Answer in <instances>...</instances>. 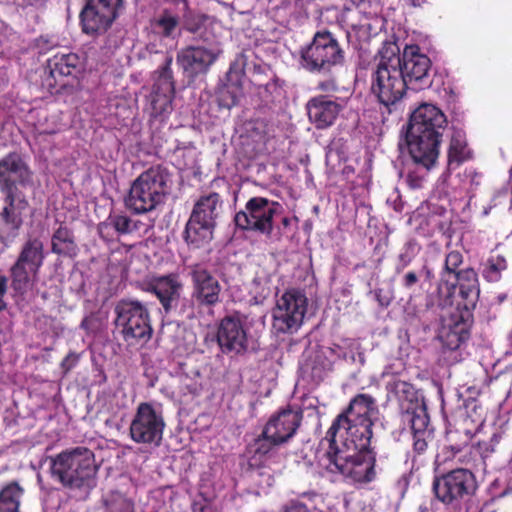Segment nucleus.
Segmentation results:
<instances>
[{
    "mask_svg": "<svg viewBox=\"0 0 512 512\" xmlns=\"http://www.w3.org/2000/svg\"><path fill=\"white\" fill-rule=\"evenodd\" d=\"M376 419L343 422L341 429L347 434L345 441L329 438L328 431L320 445L327 443L319 456V465L327 473L341 475L351 484L366 485L376 480V451L371 447Z\"/></svg>",
    "mask_w": 512,
    "mask_h": 512,
    "instance_id": "obj_1",
    "label": "nucleus"
},
{
    "mask_svg": "<svg viewBox=\"0 0 512 512\" xmlns=\"http://www.w3.org/2000/svg\"><path fill=\"white\" fill-rule=\"evenodd\" d=\"M33 188V173L18 153L0 159V191L4 195L0 217L14 229L23 223V214L29 208L26 192Z\"/></svg>",
    "mask_w": 512,
    "mask_h": 512,
    "instance_id": "obj_2",
    "label": "nucleus"
},
{
    "mask_svg": "<svg viewBox=\"0 0 512 512\" xmlns=\"http://www.w3.org/2000/svg\"><path fill=\"white\" fill-rule=\"evenodd\" d=\"M443 291L446 292L444 306L449 304V308L442 315L438 338L445 348L454 351L470 338L480 290H438L441 296Z\"/></svg>",
    "mask_w": 512,
    "mask_h": 512,
    "instance_id": "obj_3",
    "label": "nucleus"
},
{
    "mask_svg": "<svg viewBox=\"0 0 512 512\" xmlns=\"http://www.w3.org/2000/svg\"><path fill=\"white\" fill-rule=\"evenodd\" d=\"M97 472L95 455L84 446L66 449L50 457L51 477L68 490L91 491L96 486Z\"/></svg>",
    "mask_w": 512,
    "mask_h": 512,
    "instance_id": "obj_4",
    "label": "nucleus"
},
{
    "mask_svg": "<svg viewBox=\"0 0 512 512\" xmlns=\"http://www.w3.org/2000/svg\"><path fill=\"white\" fill-rule=\"evenodd\" d=\"M399 47L395 42H384L378 52L379 61L371 78V91L386 107L398 103L409 88L406 84L398 59Z\"/></svg>",
    "mask_w": 512,
    "mask_h": 512,
    "instance_id": "obj_5",
    "label": "nucleus"
},
{
    "mask_svg": "<svg viewBox=\"0 0 512 512\" xmlns=\"http://www.w3.org/2000/svg\"><path fill=\"white\" fill-rule=\"evenodd\" d=\"M171 174L162 166L151 167L141 173L130 187L126 207L136 214L153 211L169 194Z\"/></svg>",
    "mask_w": 512,
    "mask_h": 512,
    "instance_id": "obj_6",
    "label": "nucleus"
},
{
    "mask_svg": "<svg viewBox=\"0 0 512 512\" xmlns=\"http://www.w3.org/2000/svg\"><path fill=\"white\" fill-rule=\"evenodd\" d=\"M435 498L452 511L461 510L478 491L475 474L466 468H455L439 476L432 483Z\"/></svg>",
    "mask_w": 512,
    "mask_h": 512,
    "instance_id": "obj_7",
    "label": "nucleus"
},
{
    "mask_svg": "<svg viewBox=\"0 0 512 512\" xmlns=\"http://www.w3.org/2000/svg\"><path fill=\"white\" fill-rule=\"evenodd\" d=\"M115 327L128 346L144 345L153 333L147 308L138 301L121 300L114 309Z\"/></svg>",
    "mask_w": 512,
    "mask_h": 512,
    "instance_id": "obj_8",
    "label": "nucleus"
},
{
    "mask_svg": "<svg viewBox=\"0 0 512 512\" xmlns=\"http://www.w3.org/2000/svg\"><path fill=\"white\" fill-rule=\"evenodd\" d=\"M222 203L218 193L201 196L195 203L184 232L185 240L196 247L208 243L213 237L216 219Z\"/></svg>",
    "mask_w": 512,
    "mask_h": 512,
    "instance_id": "obj_9",
    "label": "nucleus"
},
{
    "mask_svg": "<svg viewBox=\"0 0 512 512\" xmlns=\"http://www.w3.org/2000/svg\"><path fill=\"white\" fill-rule=\"evenodd\" d=\"M344 62V52L329 31L317 32L301 52V65L310 72L329 73Z\"/></svg>",
    "mask_w": 512,
    "mask_h": 512,
    "instance_id": "obj_10",
    "label": "nucleus"
},
{
    "mask_svg": "<svg viewBox=\"0 0 512 512\" xmlns=\"http://www.w3.org/2000/svg\"><path fill=\"white\" fill-rule=\"evenodd\" d=\"M165 426L162 412L157 411L151 403L142 402L131 421L130 437L135 443L157 447L161 444Z\"/></svg>",
    "mask_w": 512,
    "mask_h": 512,
    "instance_id": "obj_11",
    "label": "nucleus"
},
{
    "mask_svg": "<svg viewBox=\"0 0 512 512\" xmlns=\"http://www.w3.org/2000/svg\"><path fill=\"white\" fill-rule=\"evenodd\" d=\"M280 208L278 202L264 197H252L247 201L245 209L236 213L234 221L242 230L270 235L273 231V218Z\"/></svg>",
    "mask_w": 512,
    "mask_h": 512,
    "instance_id": "obj_12",
    "label": "nucleus"
},
{
    "mask_svg": "<svg viewBox=\"0 0 512 512\" xmlns=\"http://www.w3.org/2000/svg\"><path fill=\"white\" fill-rule=\"evenodd\" d=\"M304 290H285L273 311V327L280 333L297 330L307 312L308 299Z\"/></svg>",
    "mask_w": 512,
    "mask_h": 512,
    "instance_id": "obj_13",
    "label": "nucleus"
},
{
    "mask_svg": "<svg viewBox=\"0 0 512 512\" xmlns=\"http://www.w3.org/2000/svg\"><path fill=\"white\" fill-rule=\"evenodd\" d=\"M216 341L220 351L229 356H239L248 349L245 318L239 313L224 316L217 325Z\"/></svg>",
    "mask_w": 512,
    "mask_h": 512,
    "instance_id": "obj_14",
    "label": "nucleus"
},
{
    "mask_svg": "<svg viewBox=\"0 0 512 512\" xmlns=\"http://www.w3.org/2000/svg\"><path fill=\"white\" fill-rule=\"evenodd\" d=\"M398 59L401 74L410 89L419 90L430 85L431 60L418 46H405L401 55L398 52Z\"/></svg>",
    "mask_w": 512,
    "mask_h": 512,
    "instance_id": "obj_15",
    "label": "nucleus"
},
{
    "mask_svg": "<svg viewBox=\"0 0 512 512\" xmlns=\"http://www.w3.org/2000/svg\"><path fill=\"white\" fill-rule=\"evenodd\" d=\"M378 412L376 399L369 394L359 393L350 400L348 406L333 420L328 429V437H336L343 422L377 419Z\"/></svg>",
    "mask_w": 512,
    "mask_h": 512,
    "instance_id": "obj_16",
    "label": "nucleus"
},
{
    "mask_svg": "<svg viewBox=\"0 0 512 512\" xmlns=\"http://www.w3.org/2000/svg\"><path fill=\"white\" fill-rule=\"evenodd\" d=\"M446 123V117L438 107L424 103L412 113L407 132L417 135L433 133L434 137L441 138Z\"/></svg>",
    "mask_w": 512,
    "mask_h": 512,
    "instance_id": "obj_17",
    "label": "nucleus"
},
{
    "mask_svg": "<svg viewBox=\"0 0 512 512\" xmlns=\"http://www.w3.org/2000/svg\"><path fill=\"white\" fill-rule=\"evenodd\" d=\"M303 415L301 411L288 407L273 414L263 427L265 435L268 434L281 445L294 437L301 425Z\"/></svg>",
    "mask_w": 512,
    "mask_h": 512,
    "instance_id": "obj_18",
    "label": "nucleus"
},
{
    "mask_svg": "<svg viewBox=\"0 0 512 512\" xmlns=\"http://www.w3.org/2000/svg\"><path fill=\"white\" fill-rule=\"evenodd\" d=\"M434 134H412L407 132L406 142L414 164L433 167L439 155L440 138Z\"/></svg>",
    "mask_w": 512,
    "mask_h": 512,
    "instance_id": "obj_19",
    "label": "nucleus"
},
{
    "mask_svg": "<svg viewBox=\"0 0 512 512\" xmlns=\"http://www.w3.org/2000/svg\"><path fill=\"white\" fill-rule=\"evenodd\" d=\"M306 108L311 123L317 129H325L335 122L343 106L336 100L320 95L310 99Z\"/></svg>",
    "mask_w": 512,
    "mask_h": 512,
    "instance_id": "obj_20",
    "label": "nucleus"
},
{
    "mask_svg": "<svg viewBox=\"0 0 512 512\" xmlns=\"http://www.w3.org/2000/svg\"><path fill=\"white\" fill-rule=\"evenodd\" d=\"M219 51L204 47H187L177 55V62L189 75L204 73L214 63Z\"/></svg>",
    "mask_w": 512,
    "mask_h": 512,
    "instance_id": "obj_21",
    "label": "nucleus"
},
{
    "mask_svg": "<svg viewBox=\"0 0 512 512\" xmlns=\"http://www.w3.org/2000/svg\"><path fill=\"white\" fill-rule=\"evenodd\" d=\"M280 445L262 430L245 448L248 466L252 469L265 467L269 460L277 456V447Z\"/></svg>",
    "mask_w": 512,
    "mask_h": 512,
    "instance_id": "obj_22",
    "label": "nucleus"
},
{
    "mask_svg": "<svg viewBox=\"0 0 512 512\" xmlns=\"http://www.w3.org/2000/svg\"><path fill=\"white\" fill-rule=\"evenodd\" d=\"M80 18L83 32L91 35L106 32L116 20V17L101 10L89 0L81 11Z\"/></svg>",
    "mask_w": 512,
    "mask_h": 512,
    "instance_id": "obj_23",
    "label": "nucleus"
},
{
    "mask_svg": "<svg viewBox=\"0 0 512 512\" xmlns=\"http://www.w3.org/2000/svg\"><path fill=\"white\" fill-rule=\"evenodd\" d=\"M78 251L73 230L66 224H60L51 236V252L61 257L74 258Z\"/></svg>",
    "mask_w": 512,
    "mask_h": 512,
    "instance_id": "obj_24",
    "label": "nucleus"
},
{
    "mask_svg": "<svg viewBox=\"0 0 512 512\" xmlns=\"http://www.w3.org/2000/svg\"><path fill=\"white\" fill-rule=\"evenodd\" d=\"M45 259L44 244L38 237H29L22 245L16 261L27 265L32 271H39Z\"/></svg>",
    "mask_w": 512,
    "mask_h": 512,
    "instance_id": "obj_25",
    "label": "nucleus"
},
{
    "mask_svg": "<svg viewBox=\"0 0 512 512\" xmlns=\"http://www.w3.org/2000/svg\"><path fill=\"white\" fill-rule=\"evenodd\" d=\"M80 58L74 53H58L48 60L47 67L55 80L74 75L80 67Z\"/></svg>",
    "mask_w": 512,
    "mask_h": 512,
    "instance_id": "obj_26",
    "label": "nucleus"
},
{
    "mask_svg": "<svg viewBox=\"0 0 512 512\" xmlns=\"http://www.w3.org/2000/svg\"><path fill=\"white\" fill-rule=\"evenodd\" d=\"M429 419L426 413L423 416L414 415L412 418L413 451L416 455L425 454L428 449V438H432L431 433L426 430Z\"/></svg>",
    "mask_w": 512,
    "mask_h": 512,
    "instance_id": "obj_27",
    "label": "nucleus"
},
{
    "mask_svg": "<svg viewBox=\"0 0 512 512\" xmlns=\"http://www.w3.org/2000/svg\"><path fill=\"white\" fill-rule=\"evenodd\" d=\"M156 33H160L165 39H174L179 26V17L165 9L159 15L149 21Z\"/></svg>",
    "mask_w": 512,
    "mask_h": 512,
    "instance_id": "obj_28",
    "label": "nucleus"
},
{
    "mask_svg": "<svg viewBox=\"0 0 512 512\" xmlns=\"http://www.w3.org/2000/svg\"><path fill=\"white\" fill-rule=\"evenodd\" d=\"M24 490L17 482H10L0 491V512H19Z\"/></svg>",
    "mask_w": 512,
    "mask_h": 512,
    "instance_id": "obj_29",
    "label": "nucleus"
},
{
    "mask_svg": "<svg viewBox=\"0 0 512 512\" xmlns=\"http://www.w3.org/2000/svg\"><path fill=\"white\" fill-rule=\"evenodd\" d=\"M442 279L448 288H474L478 283L477 273L472 268L447 272Z\"/></svg>",
    "mask_w": 512,
    "mask_h": 512,
    "instance_id": "obj_30",
    "label": "nucleus"
},
{
    "mask_svg": "<svg viewBox=\"0 0 512 512\" xmlns=\"http://www.w3.org/2000/svg\"><path fill=\"white\" fill-rule=\"evenodd\" d=\"M470 157V151L467 149L465 135L462 131H454L448 150L449 165H460Z\"/></svg>",
    "mask_w": 512,
    "mask_h": 512,
    "instance_id": "obj_31",
    "label": "nucleus"
},
{
    "mask_svg": "<svg viewBox=\"0 0 512 512\" xmlns=\"http://www.w3.org/2000/svg\"><path fill=\"white\" fill-rule=\"evenodd\" d=\"M139 224V221H133L128 216L114 215L110 216L105 223L99 225V232L103 234L105 229L112 227L118 234H130L138 230Z\"/></svg>",
    "mask_w": 512,
    "mask_h": 512,
    "instance_id": "obj_32",
    "label": "nucleus"
},
{
    "mask_svg": "<svg viewBox=\"0 0 512 512\" xmlns=\"http://www.w3.org/2000/svg\"><path fill=\"white\" fill-rule=\"evenodd\" d=\"M38 271H32L27 265L18 261L11 267L13 288H25L34 285Z\"/></svg>",
    "mask_w": 512,
    "mask_h": 512,
    "instance_id": "obj_33",
    "label": "nucleus"
},
{
    "mask_svg": "<svg viewBox=\"0 0 512 512\" xmlns=\"http://www.w3.org/2000/svg\"><path fill=\"white\" fill-rule=\"evenodd\" d=\"M506 269L507 262L503 256H491L485 263L482 275L489 283H496L501 279L502 272Z\"/></svg>",
    "mask_w": 512,
    "mask_h": 512,
    "instance_id": "obj_34",
    "label": "nucleus"
},
{
    "mask_svg": "<svg viewBox=\"0 0 512 512\" xmlns=\"http://www.w3.org/2000/svg\"><path fill=\"white\" fill-rule=\"evenodd\" d=\"M243 96L242 88L239 84H229L218 91V103L221 107L230 109L236 106Z\"/></svg>",
    "mask_w": 512,
    "mask_h": 512,
    "instance_id": "obj_35",
    "label": "nucleus"
},
{
    "mask_svg": "<svg viewBox=\"0 0 512 512\" xmlns=\"http://www.w3.org/2000/svg\"><path fill=\"white\" fill-rule=\"evenodd\" d=\"M193 282L197 288H218L217 280L203 266L197 265L191 272Z\"/></svg>",
    "mask_w": 512,
    "mask_h": 512,
    "instance_id": "obj_36",
    "label": "nucleus"
},
{
    "mask_svg": "<svg viewBox=\"0 0 512 512\" xmlns=\"http://www.w3.org/2000/svg\"><path fill=\"white\" fill-rule=\"evenodd\" d=\"M432 167H424V165L414 164L407 173L406 182L412 189L421 188L425 182L428 172Z\"/></svg>",
    "mask_w": 512,
    "mask_h": 512,
    "instance_id": "obj_37",
    "label": "nucleus"
},
{
    "mask_svg": "<svg viewBox=\"0 0 512 512\" xmlns=\"http://www.w3.org/2000/svg\"><path fill=\"white\" fill-rule=\"evenodd\" d=\"M145 33H146V49L150 53L161 52L165 47V44H164L165 38L160 33H156V30L153 29L150 24L146 27Z\"/></svg>",
    "mask_w": 512,
    "mask_h": 512,
    "instance_id": "obj_38",
    "label": "nucleus"
},
{
    "mask_svg": "<svg viewBox=\"0 0 512 512\" xmlns=\"http://www.w3.org/2000/svg\"><path fill=\"white\" fill-rule=\"evenodd\" d=\"M152 288H179L182 283L178 280L176 274H169L163 276H154L150 282Z\"/></svg>",
    "mask_w": 512,
    "mask_h": 512,
    "instance_id": "obj_39",
    "label": "nucleus"
},
{
    "mask_svg": "<svg viewBox=\"0 0 512 512\" xmlns=\"http://www.w3.org/2000/svg\"><path fill=\"white\" fill-rule=\"evenodd\" d=\"M193 298L199 306L210 307L219 301V293L215 290H195Z\"/></svg>",
    "mask_w": 512,
    "mask_h": 512,
    "instance_id": "obj_40",
    "label": "nucleus"
},
{
    "mask_svg": "<svg viewBox=\"0 0 512 512\" xmlns=\"http://www.w3.org/2000/svg\"><path fill=\"white\" fill-rule=\"evenodd\" d=\"M393 391L395 394L400 397L404 398L406 400L412 401L415 396V388L412 384L406 382L397 380L393 382Z\"/></svg>",
    "mask_w": 512,
    "mask_h": 512,
    "instance_id": "obj_41",
    "label": "nucleus"
},
{
    "mask_svg": "<svg viewBox=\"0 0 512 512\" xmlns=\"http://www.w3.org/2000/svg\"><path fill=\"white\" fill-rule=\"evenodd\" d=\"M157 295L165 311L168 312L172 303L176 302L179 298L178 290H152Z\"/></svg>",
    "mask_w": 512,
    "mask_h": 512,
    "instance_id": "obj_42",
    "label": "nucleus"
},
{
    "mask_svg": "<svg viewBox=\"0 0 512 512\" xmlns=\"http://www.w3.org/2000/svg\"><path fill=\"white\" fill-rule=\"evenodd\" d=\"M208 17L205 15L187 16L185 18V28L191 33H200L201 29L206 26Z\"/></svg>",
    "mask_w": 512,
    "mask_h": 512,
    "instance_id": "obj_43",
    "label": "nucleus"
},
{
    "mask_svg": "<svg viewBox=\"0 0 512 512\" xmlns=\"http://www.w3.org/2000/svg\"><path fill=\"white\" fill-rule=\"evenodd\" d=\"M2 221L4 225L0 226V245L2 248H7L16 237L18 229H14L12 225L7 224L3 219Z\"/></svg>",
    "mask_w": 512,
    "mask_h": 512,
    "instance_id": "obj_44",
    "label": "nucleus"
},
{
    "mask_svg": "<svg viewBox=\"0 0 512 512\" xmlns=\"http://www.w3.org/2000/svg\"><path fill=\"white\" fill-rule=\"evenodd\" d=\"M463 262V256L458 251L450 252L445 259V268L443 274H447V272H454L458 270V267Z\"/></svg>",
    "mask_w": 512,
    "mask_h": 512,
    "instance_id": "obj_45",
    "label": "nucleus"
},
{
    "mask_svg": "<svg viewBox=\"0 0 512 512\" xmlns=\"http://www.w3.org/2000/svg\"><path fill=\"white\" fill-rule=\"evenodd\" d=\"M369 295L375 298L380 306L387 307L393 299V290H370Z\"/></svg>",
    "mask_w": 512,
    "mask_h": 512,
    "instance_id": "obj_46",
    "label": "nucleus"
},
{
    "mask_svg": "<svg viewBox=\"0 0 512 512\" xmlns=\"http://www.w3.org/2000/svg\"><path fill=\"white\" fill-rule=\"evenodd\" d=\"M279 512H310V510L305 503L292 499L282 505Z\"/></svg>",
    "mask_w": 512,
    "mask_h": 512,
    "instance_id": "obj_47",
    "label": "nucleus"
},
{
    "mask_svg": "<svg viewBox=\"0 0 512 512\" xmlns=\"http://www.w3.org/2000/svg\"><path fill=\"white\" fill-rule=\"evenodd\" d=\"M495 438H496V435L494 434L489 442H486V441H478L477 442L476 448L482 458H486L494 452V446L497 443Z\"/></svg>",
    "mask_w": 512,
    "mask_h": 512,
    "instance_id": "obj_48",
    "label": "nucleus"
},
{
    "mask_svg": "<svg viewBox=\"0 0 512 512\" xmlns=\"http://www.w3.org/2000/svg\"><path fill=\"white\" fill-rule=\"evenodd\" d=\"M79 362V355L75 352H70L62 360L60 366L64 374L70 372Z\"/></svg>",
    "mask_w": 512,
    "mask_h": 512,
    "instance_id": "obj_49",
    "label": "nucleus"
},
{
    "mask_svg": "<svg viewBox=\"0 0 512 512\" xmlns=\"http://www.w3.org/2000/svg\"><path fill=\"white\" fill-rule=\"evenodd\" d=\"M152 105L153 109L156 112H163L166 111L167 108L170 106V100L168 97L164 96L163 98L160 97H153L152 99Z\"/></svg>",
    "mask_w": 512,
    "mask_h": 512,
    "instance_id": "obj_50",
    "label": "nucleus"
},
{
    "mask_svg": "<svg viewBox=\"0 0 512 512\" xmlns=\"http://www.w3.org/2000/svg\"><path fill=\"white\" fill-rule=\"evenodd\" d=\"M470 439H471V436L467 434L466 440L463 443H455V444H450V445L446 446L445 449L450 452L449 456L455 457L458 453L462 452L464 447L467 444V441Z\"/></svg>",
    "mask_w": 512,
    "mask_h": 512,
    "instance_id": "obj_51",
    "label": "nucleus"
},
{
    "mask_svg": "<svg viewBox=\"0 0 512 512\" xmlns=\"http://www.w3.org/2000/svg\"><path fill=\"white\" fill-rule=\"evenodd\" d=\"M171 64H172V57L167 56L165 59V66L163 67V72H162L163 77H165L166 79L171 78V71H170Z\"/></svg>",
    "mask_w": 512,
    "mask_h": 512,
    "instance_id": "obj_52",
    "label": "nucleus"
},
{
    "mask_svg": "<svg viewBox=\"0 0 512 512\" xmlns=\"http://www.w3.org/2000/svg\"><path fill=\"white\" fill-rule=\"evenodd\" d=\"M416 281H417V276L414 272H408L404 276V285H406V286H412L416 283Z\"/></svg>",
    "mask_w": 512,
    "mask_h": 512,
    "instance_id": "obj_53",
    "label": "nucleus"
},
{
    "mask_svg": "<svg viewBox=\"0 0 512 512\" xmlns=\"http://www.w3.org/2000/svg\"><path fill=\"white\" fill-rule=\"evenodd\" d=\"M354 30H356L358 33H361L362 35H368L369 31L371 30V24H361L358 27H354Z\"/></svg>",
    "mask_w": 512,
    "mask_h": 512,
    "instance_id": "obj_54",
    "label": "nucleus"
},
{
    "mask_svg": "<svg viewBox=\"0 0 512 512\" xmlns=\"http://www.w3.org/2000/svg\"><path fill=\"white\" fill-rule=\"evenodd\" d=\"M93 317L92 316H87L85 317L82 322H81V328L89 331L92 329V322H93Z\"/></svg>",
    "mask_w": 512,
    "mask_h": 512,
    "instance_id": "obj_55",
    "label": "nucleus"
},
{
    "mask_svg": "<svg viewBox=\"0 0 512 512\" xmlns=\"http://www.w3.org/2000/svg\"><path fill=\"white\" fill-rule=\"evenodd\" d=\"M319 88L323 91H330V90H335L336 89V85L334 82L332 81H327V82H322L319 84Z\"/></svg>",
    "mask_w": 512,
    "mask_h": 512,
    "instance_id": "obj_56",
    "label": "nucleus"
},
{
    "mask_svg": "<svg viewBox=\"0 0 512 512\" xmlns=\"http://www.w3.org/2000/svg\"><path fill=\"white\" fill-rule=\"evenodd\" d=\"M290 223H291V219L290 218L284 217L282 219V224H283L284 227H288L290 225Z\"/></svg>",
    "mask_w": 512,
    "mask_h": 512,
    "instance_id": "obj_57",
    "label": "nucleus"
},
{
    "mask_svg": "<svg viewBox=\"0 0 512 512\" xmlns=\"http://www.w3.org/2000/svg\"><path fill=\"white\" fill-rule=\"evenodd\" d=\"M6 286H7V279L3 277L0 280V288H6Z\"/></svg>",
    "mask_w": 512,
    "mask_h": 512,
    "instance_id": "obj_58",
    "label": "nucleus"
},
{
    "mask_svg": "<svg viewBox=\"0 0 512 512\" xmlns=\"http://www.w3.org/2000/svg\"><path fill=\"white\" fill-rule=\"evenodd\" d=\"M6 309V303L3 300H0V310Z\"/></svg>",
    "mask_w": 512,
    "mask_h": 512,
    "instance_id": "obj_59",
    "label": "nucleus"
},
{
    "mask_svg": "<svg viewBox=\"0 0 512 512\" xmlns=\"http://www.w3.org/2000/svg\"><path fill=\"white\" fill-rule=\"evenodd\" d=\"M234 67H235V64L231 65L229 73H232Z\"/></svg>",
    "mask_w": 512,
    "mask_h": 512,
    "instance_id": "obj_60",
    "label": "nucleus"
},
{
    "mask_svg": "<svg viewBox=\"0 0 512 512\" xmlns=\"http://www.w3.org/2000/svg\"><path fill=\"white\" fill-rule=\"evenodd\" d=\"M352 1H353L354 3H356V4H360V2H361L362 0H352Z\"/></svg>",
    "mask_w": 512,
    "mask_h": 512,
    "instance_id": "obj_61",
    "label": "nucleus"
},
{
    "mask_svg": "<svg viewBox=\"0 0 512 512\" xmlns=\"http://www.w3.org/2000/svg\"><path fill=\"white\" fill-rule=\"evenodd\" d=\"M6 292V290H0V296H3V294Z\"/></svg>",
    "mask_w": 512,
    "mask_h": 512,
    "instance_id": "obj_62",
    "label": "nucleus"
}]
</instances>
